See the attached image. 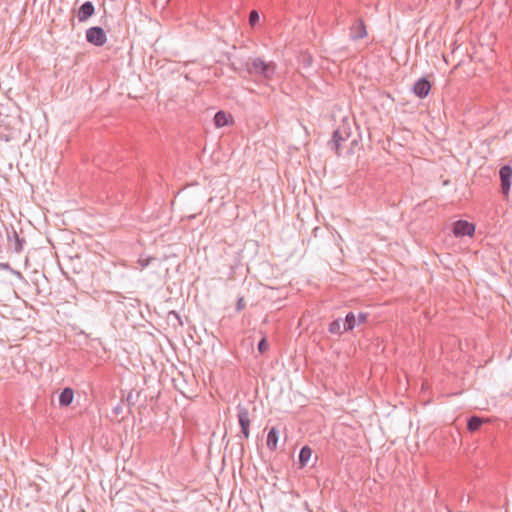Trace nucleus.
Here are the masks:
<instances>
[{"instance_id":"nucleus-1","label":"nucleus","mask_w":512,"mask_h":512,"mask_svg":"<svg viewBox=\"0 0 512 512\" xmlns=\"http://www.w3.org/2000/svg\"><path fill=\"white\" fill-rule=\"evenodd\" d=\"M246 70L250 75L260 76L265 81H270L275 75L276 64L274 62H265L261 58H254L246 63Z\"/></svg>"},{"instance_id":"nucleus-2","label":"nucleus","mask_w":512,"mask_h":512,"mask_svg":"<svg viewBox=\"0 0 512 512\" xmlns=\"http://www.w3.org/2000/svg\"><path fill=\"white\" fill-rule=\"evenodd\" d=\"M351 136V128L349 123L343 121V123L334 131L332 140L330 142L332 150L340 156L341 155V147L344 142H346Z\"/></svg>"},{"instance_id":"nucleus-3","label":"nucleus","mask_w":512,"mask_h":512,"mask_svg":"<svg viewBox=\"0 0 512 512\" xmlns=\"http://www.w3.org/2000/svg\"><path fill=\"white\" fill-rule=\"evenodd\" d=\"M237 417H238L239 425L241 427L242 436L245 439H248L250 436L249 428H250V423H251L248 408L239 404L237 406Z\"/></svg>"},{"instance_id":"nucleus-4","label":"nucleus","mask_w":512,"mask_h":512,"mask_svg":"<svg viewBox=\"0 0 512 512\" xmlns=\"http://www.w3.org/2000/svg\"><path fill=\"white\" fill-rule=\"evenodd\" d=\"M87 41L96 46H102L106 43L107 37L104 30L100 27H92L86 32Z\"/></svg>"},{"instance_id":"nucleus-5","label":"nucleus","mask_w":512,"mask_h":512,"mask_svg":"<svg viewBox=\"0 0 512 512\" xmlns=\"http://www.w3.org/2000/svg\"><path fill=\"white\" fill-rule=\"evenodd\" d=\"M499 176L501 181V192L503 195L508 196L512 182V167L509 165L502 166L499 171Z\"/></svg>"},{"instance_id":"nucleus-6","label":"nucleus","mask_w":512,"mask_h":512,"mask_svg":"<svg viewBox=\"0 0 512 512\" xmlns=\"http://www.w3.org/2000/svg\"><path fill=\"white\" fill-rule=\"evenodd\" d=\"M453 233L456 237L472 236L475 233V225L466 220H458L453 225Z\"/></svg>"},{"instance_id":"nucleus-7","label":"nucleus","mask_w":512,"mask_h":512,"mask_svg":"<svg viewBox=\"0 0 512 512\" xmlns=\"http://www.w3.org/2000/svg\"><path fill=\"white\" fill-rule=\"evenodd\" d=\"M431 90V83L425 77L418 79L413 85V93L420 99L426 98Z\"/></svg>"},{"instance_id":"nucleus-8","label":"nucleus","mask_w":512,"mask_h":512,"mask_svg":"<svg viewBox=\"0 0 512 512\" xmlns=\"http://www.w3.org/2000/svg\"><path fill=\"white\" fill-rule=\"evenodd\" d=\"M367 36L366 25L362 19H357L350 27V37L352 40L363 39Z\"/></svg>"},{"instance_id":"nucleus-9","label":"nucleus","mask_w":512,"mask_h":512,"mask_svg":"<svg viewBox=\"0 0 512 512\" xmlns=\"http://www.w3.org/2000/svg\"><path fill=\"white\" fill-rule=\"evenodd\" d=\"M94 5L91 2H85L78 10L77 17L80 22H85L94 14Z\"/></svg>"},{"instance_id":"nucleus-10","label":"nucleus","mask_w":512,"mask_h":512,"mask_svg":"<svg viewBox=\"0 0 512 512\" xmlns=\"http://www.w3.org/2000/svg\"><path fill=\"white\" fill-rule=\"evenodd\" d=\"M74 399V391L73 389L67 387L62 390L59 395V404L60 406H69Z\"/></svg>"},{"instance_id":"nucleus-11","label":"nucleus","mask_w":512,"mask_h":512,"mask_svg":"<svg viewBox=\"0 0 512 512\" xmlns=\"http://www.w3.org/2000/svg\"><path fill=\"white\" fill-rule=\"evenodd\" d=\"M278 443V431L275 427H272L267 435L266 445L271 451L276 450Z\"/></svg>"},{"instance_id":"nucleus-12","label":"nucleus","mask_w":512,"mask_h":512,"mask_svg":"<svg viewBox=\"0 0 512 512\" xmlns=\"http://www.w3.org/2000/svg\"><path fill=\"white\" fill-rule=\"evenodd\" d=\"M484 420L479 416H471L467 421V430L469 432H475L480 429Z\"/></svg>"},{"instance_id":"nucleus-13","label":"nucleus","mask_w":512,"mask_h":512,"mask_svg":"<svg viewBox=\"0 0 512 512\" xmlns=\"http://www.w3.org/2000/svg\"><path fill=\"white\" fill-rule=\"evenodd\" d=\"M231 116L224 111H218L214 116V123L217 127H223L228 124Z\"/></svg>"},{"instance_id":"nucleus-14","label":"nucleus","mask_w":512,"mask_h":512,"mask_svg":"<svg viewBox=\"0 0 512 512\" xmlns=\"http://www.w3.org/2000/svg\"><path fill=\"white\" fill-rule=\"evenodd\" d=\"M311 455H312V450L309 446H304L301 448L300 453H299V463L302 467L307 465Z\"/></svg>"},{"instance_id":"nucleus-15","label":"nucleus","mask_w":512,"mask_h":512,"mask_svg":"<svg viewBox=\"0 0 512 512\" xmlns=\"http://www.w3.org/2000/svg\"><path fill=\"white\" fill-rule=\"evenodd\" d=\"M356 324V318L353 312H349L346 315L345 323H344V330L345 331H351L354 329Z\"/></svg>"},{"instance_id":"nucleus-16","label":"nucleus","mask_w":512,"mask_h":512,"mask_svg":"<svg viewBox=\"0 0 512 512\" xmlns=\"http://www.w3.org/2000/svg\"><path fill=\"white\" fill-rule=\"evenodd\" d=\"M341 327H342L341 319H336V320L332 321V322L329 324L328 331H329L331 334H338V335H340V334L342 333V331H341Z\"/></svg>"},{"instance_id":"nucleus-17","label":"nucleus","mask_w":512,"mask_h":512,"mask_svg":"<svg viewBox=\"0 0 512 512\" xmlns=\"http://www.w3.org/2000/svg\"><path fill=\"white\" fill-rule=\"evenodd\" d=\"M269 348L268 342L265 337H263L259 343H258V351L263 354L265 353Z\"/></svg>"},{"instance_id":"nucleus-18","label":"nucleus","mask_w":512,"mask_h":512,"mask_svg":"<svg viewBox=\"0 0 512 512\" xmlns=\"http://www.w3.org/2000/svg\"><path fill=\"white\" fill-rule=\"evenodd\" d=\"M258 21H259L258 12L256 10H252L249 14V24L251 26H255Z\"/></svg>"},{"instance_id":"nucleus-19","label":"nucleus","mask_w":512,"mask_h":512,"mask_svg":"<svg viewBox=\"0 0 512 512\" xmlns=\"http://www.w3.org/2000/svg\"><path fill=\"white\" fill-rule=\"evenodd\" d=\"M153 260H155V258H153V257H147V258L140 257L138 260V264L141 266V269H143L146 266H148L149 263Z\"/></svg>"},{"instance_id":"nucleus-20","label":"nucleus","mask_w":512,"mask_h":512,"mask_svg":"<svg viewBox=\"0 0 512 512\" xmlns=\"http://www.w3.org/2000/svg\"><path fill=\"white\" fill-rule=\"evenodd\" d=\"M14 250L16 252H20L22 250V241L16 233H15Z\"/></svg>"},{"instance_id":"nucleus-21","label":"nucleus","mask_w":512,"mask_h":512,"mask_svg":"<svg viewBox=\"0 0 512 512\" xmlns=\"http://www.w3.org/2000/svg\"><path fill=\"white\" fill-rule=\"evenodd\" d=\"M245 308V301H244V298L243 297H240L238 300H237V303H236V310L238 312L242 311L243 309Z\"/></svg>"},{"instance_id":"nucleus-22","label":"nucleus","mask_w":512,"mask_h":512,"mask_svg":"<svg viewBox=\"0 0 512 512\" xmlns=\"http://www.w3.org/2000/svg\"><path fill=\"white\" fill-rule=\"evenodd\" d=\"M367 319L366 314L360 313L358 316L359 323H364Z\"/></svg>"},{"instance_id":"nucleus-23","label":"nucleus","mask_w":512,"mask_h":512,"mask_svg":"<svg viewBox=\"0 0 512 512\" xmlns=\"http://www.w3.org/2000/svg\"><path fill=\"white\" fill-rule=\"evenodd\" d=\"M464 1L465 0H456L457 6L460 7Z\"/></svg>"},{"instance_id":"nucleus-24","label":"nucleus","mask_w":512,"mask_h":512,"mask_svg":"<svg viewBox=\"0 0 512 512\" xmlns=\"http://www.w3.org/2000/svg\"><path fill=\"white\" fill-rule=\"evenodd\" d=\"M171 314H173L176 318H178V319H179V315H178V313H176V312L172 311V312H171Z\"/></svg>"},{"instance_id":"nucleus-25","label":"nucleus","mask_w":512,"mask_h":512,"mask_svg":"<svg viewBox=\"0 0 512 512\" xmlns=\"http://www.w3.org/2000/svg\"><path fill=\"white\" fill-rule=\"evenodd\" d=\"M352 144H357V140H356V139H353V140H352Z\"/></svg>"}]
</instances>
